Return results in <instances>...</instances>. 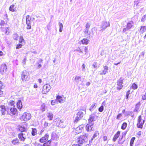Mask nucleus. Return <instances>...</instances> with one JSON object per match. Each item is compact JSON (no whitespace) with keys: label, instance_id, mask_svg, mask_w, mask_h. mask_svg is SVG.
I'll return each mask as SVG.
<instances>
[{"label":"nucleus","instance_id":"f257e3e1","mask_svg":"<svg viewBox=\"0 0 146 146\" xmlns=\"http://www.w3.org/2000/svg\"><path fill=\"white\" fill-rule=\"evenodd\" d=\"M88 141L87 135L86 134L82 135L77 137L76 139V142L78 144L81 145L85 143Z\"/></svg>","mask_w":146,"mask_h":146},{"label":"nucleus","instance_id":"f03ea898","mask_svg":"<svg viewBox=\"0 0 146 146\" xmlns=\"http://www.w3.org/2000/svg\"><path fill=\"white\" fill-rule=\"evenodd\" d=\"M0 25L1 26V31L4 34L8 35L10 33V30L9 27H5L4 26H8V25L6 23H5V22L3 20H1L0 23Z\"/></svg>","mask_w":146,"mask_h":146},{"label":"nucleus","instance_id":"7ed1b4c3","mask_svg":"<svg viewBox=\"0 0 146 146\" xmlns=\"http://www.w3.org/2000/svg\"><path fill=\"white\" fill-rule=\"evenodd\" d=\"M137 126L138 128L142 129L145 122L144 119H142L141 115L138 116L137 120Z\"/></svg>","mask_w":146,"mask_h":146},{"label":"nucleus","instance_id":"20e7f679","mask_svg":"<svg viewBox=\"0 0 146 146\" xmlns=\"http://www.w3.org/2000/svg\"><path fill=\"white\" fill-rule=\"evenodd\" d=\"M31 117V114L26 112L23 113L20 117V119L21 121H27Z\"/></svg>","mask_w":146,"mask_h":146},{"label":"nucleus","instance_id":"39448f33","mask_svg":"<svg viewBox=\"0 0 146 146\" xmlns=\"http://www.w3.org/2000/svg\"><path fill=\"white\" fill-rule=\"evenodd\" d=\"M21 78L23 81H26L30 79L29 72L25 70L22 72Z\"/></svg>","mask_w":146,"mask_h":146},{"label":"nucleus","instance_id":"423d86ee","mask_svg":"<svg viewBox=\"0 0 146 146\" xmlns=\"http://www.w3.org/2000/svg\"><path fill=\"white\" fill-rule=\"evenodd\" d=\"M18 113V110L15 107L10 108L8 110V111H7V114L11 116L16 115Z\"/></svg>","mask_w":146,"mask_h":146},{"label":"nucleus","instance_id":"0eeeda50","mask_svg":"<svg viewBox=\"0 0 146 146\" xmlns=\"http://www.w3.org/2000/svg\"><path fill=\"white\" fill-rule=\"evenodd\" d=\"M50 89V86L48 84H46L43 86L41 92L43 94H46L49 92Z\"/></svg>","mask_w":146,"mask_h":146},{"label":"nucleus","instance_id":"6e6552de","mask_svg":"<svg viewBox=\"0 0 146 146\" xmlns=\"http://www.w3.org/2000/svg\"><path fill=\"white\" fill-rule=\"evenodd\" d=\"M88 46H82L80 47H78L75 51L79 52L82 53L86 54L88 52Z\"/></svg>","mask_w":146,"mask_h":146},{"label":"nucleus","instance_id":"1a4fd4ad","mask_svg":"<svg viewBox=\"0 0 146 146\" xmlns=\"http://www.w3.org/2000/svg\"><path fill=\"white\" fill-rule=\"evenodd\" d=\"M31 18L30 16L28 15L26 16V22L27 25V29H31Z\"/></svg>","mask_w":146,"mask_h":146},{"label":"nucleus","instance_id":"9d476101","mask_svg":"<svg viewBox=\"0 0 146 146\" xmlns=\"http://www.w3.org/2000/svg\"><path fill=\"white\" fill-rule=\"evenodd\" d=\"M84 127V125H80L78 126L76 129H74L73 131L76 134H78L81 133Z\"/></svg>","mask_w":146,"mask_h":146},{"label":"nucleus","instance_id":"9b49d317","mask_svg":"<svg viewBox=\"0 0 146 146\" xmlns=\"http://www.w3.org/2000/svg\"><path fill=\"white\" fill-rule=\"evenodd\" d=\"M0 112L1 115H5L6 113H7V111L9 110V108H6V106L4 105H1L0 106Z\"/></svg>","mask_w":146,"mask_h":146},{"label":"nucleus","instance_id":"f8f14e48","mask_svg":"<svg viewBox=\"0 0 146 146\" xmlns=\"http://www.w3.org/2000/svg\"><path fill=\"white\" fill-rule=\"evenodd\" d=\"M49 135L48 133H46L45 135L41 138L39 140V141L41 143H43L44 142L48 141L49 138Z\"/></svg>","mask_w":146,"mask_h":146},{"label":"nucleus","instance_id":"ddd939ff","mask_svg":"<svg viewBox=\"0 0 146 146\" xmlns=\"http://www.w3.org/2000/svg\"><path fill=\"white\" fill-rule=\"evenodd\" d=\"M123 80L121 78H120L117 81V89L118 90H119L121 89L123 87L122 85L123 83Z\"/></svg>","mask_w":146,"mask_h":146},{"label":"nucleus","instance_id":"4468645a","mask_svg":"<svg viewBox=\"0 0 146 146\" xmlns=\"http://www.w3.org/2000/svg\"><path fill=\"white\" fill-rule=\"evenodd\" d=\"M18 136L19 140L23 142H24L26 139V137L24 134L22 132L18 134Z\"/></svg>","mask_w":146,"mask_h":146},{"label":"nucleus","instance_id":"2eb2a0df","mask_svg":"<svg viewBox=\"0 0 146 146\" xmlns=\"http://www.w3.org/2000/svg\"><path fill=\"white\" fill-rule=\"evenodd\" d=\"M110 26V24L109 22H104L101 27V30H102L106 29L107 27Z\"/></svg>","mask_w":146,"mask_h":146},{"label":"nucleus","instance_id":"dca6fc26","mask_svg":"<svg viewBox=\"0 0 146 146\" xmlns=\"http://www.w3.org/2000/svg\"><path fill=\"white\" fill-rule=\"evenodd\" d=\"M17 130L20 132H26V128L24 126H23L21 125H19L18 126Z\"/></svg>","mask_w":146,"mask_h":146},{"label":"nucleus","instance_id":"f3484780","mask_svg":"<svg viewBox=\"0 0 146 146\" xmlns=\"http://www.w3.org/2000/svg\"><path fill=\"white\" fill-rule=\"evenodd\" d=\"M120 131H118L115 134L112 139V140L114 142H115L116 141L117 139L120 135Z\"/></svg>","mask_w":146,"mask_h":146},{"label":"nucleus","instance_id":"a211bd4d","mask_svg":"<svg viewBox=\"0 0 146 146\" xmlns=\"http://www.w3.org/2000/svg\"><path fill=\"white\" fill-rule=\"evenodd\" d=\"M56 99L60 103H62L65 101V98L61 96L58 95L56 96Z\"/></svg>","mask_w":146,"mask_h":146},{"label":"nucleus","instance_id":"6ab92c4d","mask_svg":"<svg viewBox=\"0 0 146 146\" xmlns=\"http://www.w3.org/2000/svg\"><path fill=\"white\" fill-rule=\"evenodd\" d=\"M83 117L82 113L78 112L77 114V116L74 120V122H77Z\"/></svg>","mask_w":146,"mask_h":146},{"label":"nucleus","instance_id":"aec40b11","mask_svg":"<svg viewBox=\"0 0 146 146\" xmlns=\"http://www.w3.org/2000/svg\"><path fill=\"white\" fill-rule=\"evenodd\" d=\"M17 108L19 110H21L22 108V104L21 100H19L16 104Z\"/></svg>","mask_w":146,"mask_h":146},{"label":"nucleus","instance_id":"412c9836","mask_svg":"<svg viewBox=\"0 0 146 146\" xmlns=\"http://www.w3.org/2000/svg\"><path fill=\"white\" fill-rule=\"evenodd\" d=\"M80 42L83 44L87 45L89 42V40L87 38H84L81 40Z\"/></svg>","mask_w":146,"mask_h":146},{"label":"nucleus","instance_id":"4be33fe9","mask_svg":"<svg viewBox=\"0 0 146 146\" xmlns=\"http://www.w3.org/2000/svg\"><path fill=\"white\" fill-rule=\"evenodd\" d=\"M11 143L13 145H16L19 143V140L17 138H15L13 139L11 141Z\"/></svg>","mask_w":146,"mask_h":146},{"label":"nucleus","instance_id":"5701e85b","mask_svg":"<svg viewBox=\"0 0 146 146\" xmlns=\"http://www.w3.org/2000/svg\"><path fill=\"white\" fill-rule=\"evenodd\" d=\"M51 140H48L47 141L43 143H44L43 144V146H51Z\"/></svg>","mask_w":146,"mask_h":146},{"label":"nucleus","instance_id":"b1692460","mask_svg":"<svg viewBox=\"0 0 146 146\" xmlns=\"http://www.w3.org/2000/svg\"><path fill=\"white\" fill-rule=\"evenodd\" d=\"M104 69L103 70L102 72L100 73L101 75L105 74L107 72V71L108 70V68L107 66H104Z\"/></svg>","mask_w":146,"mask_h":146},{"label":"nucleus","instance_id":"393cba45","mask_svg":"<svg viewBox=\"0 0 146 146\" xmlns=\"http://www.w3.org/2000/svg\"><path fill=\"white\" fill-rule=\"evenodd\" d=\"M32 131L31 133L33 136H35L37 134V129L35 128H31Z\"/></svg>","mask_w":146,"mask_h":146},{"label":"nucleus","instance_id":"a878e982","mask_svg":"<svg viewBox=\"0 0 146 146\" xmlns=\"http://www.w3.org/2000/svg\"><path fill=\"white\" fill-rule=\"evenodd\" d=\"M93 125L90 124V123L87 124L86 126V129L88 131H91L93 127L92 126Z\"/></svg>","mask_w":146,"mask_h":146},{"label":"nucleus","instance_id":"bb28decb","mask_svg":"<svg viewBox=\"0 0 146 146\" xmlns=\"http://www.w3.org/2000/svg\"><path fill=\"white\" fill-rule=\"evenodd\" d=\"M9 10L10 11L12 12L16 11V7L15 5L13 4L11 5L9 7Z\"/></svg>","mask_w":146,"mask_h":146},{"label":"nucleus","instance_id":"cd10ccee","mask_svg":"<svg viewBox=\"0 0 146 146\" xmlns=\"http://www.w3.org/2000/svg\"><path fill=\"white\" fill-rule=\"evenodd\" d=\"M138 88V86L135 83H133L130 87L131 89H132L133 90H136Z\"/></svg>","mask_w":146,"mask_h":146},{"label":"nucleus","instance_id":"c85d7f7f","mask_svg":"<svg viewBox=\"0 0 146 146\" xmlns=\"http://www.w3.org/2000/svg\"><path fill=\"white\" fill-rule=\"evenodd\" d=\"M141 105V103L140 102H138L136 105V107L134 109L135 111L137 112L138 111L139 109V106Z\"/></svg>","mask_w":146,"mask_h":146},{"label":"nucleus","instance_id":"c756f323","mask_svg":"<svg viewBox=\"0 0 146 146\" xmlns=\"http://www.w3.org/2000/svg\"><path fill=\"white\" fill-rule=\"evenodd\" d=\"M140 30L141 32L142 33L146 31V27L145 26H141Z\"/></svg>","mask_w":146,"mask_h":146},{"label":"nucleus","instance_id":"7c9ffc66","mask_svg":"<svg viewBox=\"0 0 146 146\" xmlns=\"http://www.w3.org/2000/svg\"><path fill=\"white\" fill-rule=\"evenodd\" d=\"M127 126V124L125 122H124L122 124L121 128L123 130L125 129Z\"/></svg>","mask_w":146,"mask_h":146},{"label":"nucleus","instance_id":"2f4dec72","mask_svg":"<svg viewBox=\"0 0 146 146\" xmlns=\"http://www.w3.org/2000/svg\"><path fill=\"white\" fill-rule=\"evenodd\" d=\"M135 139V137H132L130 140V146H133L134 141Z\"/></svg>","mask_w":146,"mask_h":146},{"label":"nucleus","instance_id":"473e14b6","mask_svg":"<svg viewBox=\"0 0 146 146\" xmlns=\"http://www.w3.org/2000/svg\"><path fill=\"white\" fill-rule=\"evenodd\" d=\"M47 117L49 118V120H52L53 119V115L52 113H48Z\"/></svg>","mask_w":146,"mask_h":146},{"label":"nucleus","instance_id":"72a5a7b5","mask_svg":"<svg viewBox=\"0 0 146 146\" xmlns=\"http://www.w3.org/2000/svg\"><path fill=\"white\" fill-rule=\"evenodd\" d=\"M23 42L25 43V40L22 36H20L19 38V42L20 43H22Z\"/></svg>","mask_w":146,"mask_h":146},{"label":"nucleus","instance_id":"f704fd0d","mask_svg":"<svg viewBox=\"0 0 146 146\" xmlns=\"http://www.w3.org/2000/svg\"><path fill=\"white\" fill-rule=\"evenodd\" d=\"M18 36L17 34L15 33L13 35V39L15 40H17Z\"/></svg>","mask_w":146,"mask_h":146},{"label":"nucleus","instance_id":"c9c22d12","mask_svg":"<svg viewBox=\"0 0 146 146\" xmlns=\"http://www.w3.org/2000/svg\"><path fill=\"white\" fill-rule=\"evenodd\" d=\"M23 46V45L21 43H19L17 44L16 46V49H18L22 48Z\"/></svg>","mask_w":146,"mask_h":146},{"label":"nucleus","instance_id":"e433bc0d","mask_svg":"<svg viewBox=\"0 0 146 146\" xmlns=\"http://www.w3.org/2000/svg\"><path fill=\"white\" fill-rule=\"evenodd\" d=\"M94 117L92 116H91L89 119V123L93 121H94Z\"/></svg>","mask_w":146,"mask_h":146},{"label":"nucleus","instance_id":"4c0bfd02","mask_svg":"<svg viewBox=\"0 0 146 146\" xmlns=\"http://www.w3.org/2000/svg\"><path fill=\"white\" fill-rule=\"evenodd\" d=\"M132 25L130 23H128L127 24L126 28L127 29H129L132 27Z\"/></svg>","mask_w":146,"mask_h":146},{"label":"nucleus","instance_id":"58836bf2","mask_svg":"<svg viewBox=\"0 0 146 146\" xmlns=\"http://www.w3.org/2000/svg\"><path fill=\"white\" fill-rule=\"evenodd\" d=\"M81 78L80 76H76L75 79V81L78 82L81 80Z\"/></svg>","mask_w":146,"mask_h":146},{"label":"nucleus","instance_id":"ea45409f","mask_svg":"<svg viewBox=\"0 0 146 146\" xmlns=\"http://www.w3.org/2000/svg\"><path fill=\"white\" fill-rule=\"evenodd\" d=\"M59 26L60 27L59 31L62 32V30L63 25L62 23H59Z\"/></svg>","mask_w":146,"mask_h":146},{"label":"nucleus","instance_id":"a19ab883","mask_svg":"<svg viewBox=\"0 0 146 146\" xmlns=\"http://www.w3.org/2000/svg\"><path fill=\"white\" fill-rule=\"evenodd\" d=\"M5 87L3 83L1 81H0V89H2Z\"/></svg>","mask_w":146,"mask_h":146},{"label":"nucleus","instance_id":"79ce46f5","mask_svg":"<svg viewBox=\"0 0 146 146\" xmlns=\"http://www.w3.org/2000/svg\"><path fill=\"white\" fill-rule=\"evenodd\" d=\"M10 104L11 106H13L15 107V102L13 100H11L10 102Z\"/></svg>","mask_w":146,"mask_h":146},{"label":"nucleus","instance_id":"37998d69","mask_svg":"<svg viewBox=\"0 0 146 146\" xmlns=\"http://www.w3.org/2000/svg\"><path fill=\"white\" fill-rule=\"evenodd\" d=\"M104 107L102 105L101 106L98 108V111L100 112H102L104 110Z\"/></svg>","mask_w":146,"mask_h":146},{"label":"nucleus","instance_id":"c03bdc74","mask_svg":"<svg viewBox=\"0 0 146 146\" xmlns=\"http://www.w3.org/2000/svg\"><path fill=\"white\" fill-rule=\"evenodd\" d=\"M142 99L143 100H146V92L145 94L142 95Z\"/></svg>","mask_w":146,"mask_h":146},{"label":"nucleus","instance_id":"a18cd8bd","mask_svg":"<svg viewBox=\"0 0 146 146\" xmlns=\"http://www.w3.org/2000/svg\"><path fill=\"white\" fill-rule=\"evenodd\" d=\"M142 134V132L141 131H139L137 133V135L138 137H139Z\"/></svg>","mask_w":146,"mask_h":146},{"label":"nucleus","instance_id":"49530a36","mask_svg":"<svg viewBox=\"0 0 146 146\" xmlns=\"http://www.w3.org/2000/svg\"><path fill=\"white\" fill-rule=\"evenodd\" d=\"M122 116V114L121 113H119L117 116L116 118L118 119H119Z\"/></svg>","mask_w":146,"mask_h":146},{"label":"nucleus","instance_id":"de8ad7c7","mask_svg":"<svg viewBox=\"0 0 146 146\" xmlns=\"http://www.w3.org/2000/svg\"><path fill=\"white\" fill-rule=\"evenodd\" d=\"M146 19V15H144L143 17H142L141 19V21L143 22L145 20V19Z\"/></svg>","mask_w":146,"mask_h":146},{"label":"nucleus","instance_id":"09e8293b","mask_svg":"<svg viewBox=\"0 0 146 146\" xmlns=\"http://www.w3.org/2000/svg\"><path fill=\"white\" fill-rule=\"evenodd\" d=\"M95 105L94 104H92L90 107V111H92L93 109L95 107Z\"/></svg>","mask_w":146,"mask_h":146},{"label":"nucleus","instance_id":"8fccbe9b","mask_svg":"<svg viewBox=\"0 0 146 146\" xmlns=\"http://www.w3.org/2000/svg\"><path fill=\"white\" fill-rule=\"evenodd\" d=\"M55 100H52L51 101V104L52 105H54L56 104Z\"/></svg>","mask_w":146,"mask_h":146},{"label":"nucleus","instance_id":"3c124183","mask_svg":"<svg viewBox=\"0 0 146 146\" xmlns=\"http://www.w3.org/2000/svg\"><path fill=\"white\" fill-rule=\"evenodd\" d=\"M90 27V24L89 23H87L86 24V29H88Z\"/></svg>","mask_w":146,"mask_h":146},{"label":"nucleus","instance_id":"603ef678","mask_svg":"<svg viewBox=\"0 0 146 146\" xmlns=\"http://www.w3.org/2000/svg\"><path fill=\"white\" fill-rule=\"evenodd\" d=\"M93 66L94 68H96L97 67V64L96 62L94 63L93 64Z\"/></svg>","mask_w":146,"mask_h":146},{"label":"nucleus","instance_id":"864d4df0","mask_svg":"<svg viewBox=\"0 0 146 146\" xmlns=\"http://www.w3.org/2000/svg\"><path fill=\"white\" fill-rule=\"evenodd\" d=\"M103 140L104 141H106L107 140V137L106 136H104L103 137Z\"/></svg>","mask_w":146,"mask_h":146},{"label":"nucleus","instance_id":"5fc2aeb1","mask_svg":"<svg viewBox=\"0 0 146 146\" xmlns=\"http://www.w3.org/2000/svg\"><path fill=\"white\" fill-rule=\"evenodd\" d=\"M3 91L0 89V97H1L3 96Z\"/></svg>","mask_w":146,"mask_h":146},{"label":"nucleus","instance_id":"6e6d98bb","mask_svg":"<svg viewBox=\"0 0 146 146\" xmlns=\"http://www.w3.org/2000/svg\"><path fill=\"white\" fill-rule=\"evenodd\" d=\"M48 124L47 122H45L44 124V126L45 127H47L48 126Z\"/></svg>","mask_w":146,"mask_h":146},{"label":"nucleus","instance_id":"4d7b16f0","mask_svg":"<svg viewBox=\"0 0 146 146\" xmlns=\"http://www.w3.org/2000/svg\"><path fill=\"white\" fill-rule=\"evenodd\" d=\"M38 87V86L36 84H35L33 86V88H37Z\"/></svg>","mask_w":146,"mask_h":146},{"label":"nucleus","instance_id":"13d9d810","mask_svg":"<svg viewBox=\"0 0 146 146\" xmlns=\"http://www.w3.org/2000/svg\"><path fill=\"white\" fill-rule=\"evenodd\" d=\"M84 32L85 34L88 33V29H85V31Z\"/></svg>","mask_w":146,"mask_h":146},{"label":"nucleus","instance_id":"bf43d9fd","mask_svg":"<svg viewBox=\"0 0 146 146\" xmlns=\"http://www.w3.org/2000/svg\"><path fill=\"white\" fill-rule=\"evenodd\" d=\"M4 55L3 53L1 51H0V56H2Z\"/></svg>","mask_w":146,"mask_h":146},{"label":"nucleus","instance_id":"052dcab7","mask_svg":"<svg viewBox=\"0 0 146 146\" xmlns=\"http://www.w3.org/2000/svg\"><path fill=\"white\" fill-rule=\"evenodd\" d=\"M44 130H41L40 131V135H41L42 134V133H43V132H44Z\"/></svg>","mask_w":146,"mask_h":146},{"label":"nucleus","instance_id":"680f3d73","mask_svg":"<svg viewBox=\"0 0 146 146\" xmlns=\"http://www.w3.org/2000/svg\"><path fill=\"white\" fill-rule=\"evenodd\" d=\"M72 146H81V145L78 144H74Z\"/></svg>","mask_w":146,"mask_h":146},{"label":"nucleus","instance_id":"e2e57ef3","mask_svg":"<svg viewBox=\"0 0 146 146\" xmlns=\"http://www.w3.org/2000/svg\"><path fill=\"white\" fill-rule=\"evenodd\" d=\"M130 90H128L126 92V94L129 95L130 94Z\"/></svg>","mask_w":146,"mask_h":146},{"label":"nucleus","instance_id":"0e129e2a","mask_svg":"<svg viewBox=\"0 0 146 146\" xmlns=\"http://www.w3.org/2000/svg\"><path fill=\"white\" fill-rule=\"evenodd\" d=\"M90 82H87L86 84V86H89L90 84Z\"/></svg>","mask_w":146,"mask_h":146},{"label":"nucleus","instance_id":"69168bd1","mask_svg":"<svg viewBox=\"0 0 146 146\" xmlns=\"http://www.w3.org/2000/svg\"><path fill=\"white\" fill-rule=\"evenodd\" d=\"M38 81L40 83H41L42 82V80L41 79H39L38 80Z\"/></svg>","mask_w":146,"mask_h":146},{"label":"nucleus","instance_id":"338daca9","mask_svg":"<svg viewBox=\"0 0 146 146\" xmlns=\"http://www.w3.org/2000/svg\"><path fill=\"white\" fill-rule=\"evenodd\" d=\"M120 63H121V61H119V62H118L117 63H114V64L115 65H117L118 64H119Z\"/></svg>","mask_w":146,"mask_h":146},{"label":"nucleus","instance_id":"774afa93","mask_svg":"<svg viewBox=\"0 0 146 146\" xmlns=\"http://www.w3.org/2000/svg\"><path fill=\"white\" fill-rule=\"evenodd\" d=\"M38 68H40L41 67V65L40 64H38Z\"/></svg>","mask_w":146,"mask_h":146}]
</instances>
